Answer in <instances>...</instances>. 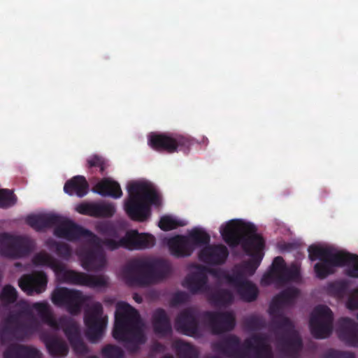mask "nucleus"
Instances as JSON below:
<instances>
[{"mask_svg":"<svg viewBox=\"0 0 358 358\" xmlns=\"http://www.w3.org/2000/svg\"><path fill=\"white\" fill-rule=\"evenodd\" d=\"M87 166L89 169L96 167L99 169L101 174H104L105 170L108 166L107 161L101 156L94 155L87 159Z\"/></svg>","mask_w":358,"mask_h":358,"instance_id":"49530a36","label":"nucleus"},{"mask_svg":"<svg viewBox=\"0 0 358 358\" xmlns=\"http://www.w3.org/2000/svg\"><path fill=\"white\" fill-rule=\"evenodd\" d=\"M210 270L215 268L199 266L196 271L186 276L182 285L193 294L208 291L210 287L207 274L211 275Z\"/></svg>","mask_w":358,"mask_h":358,"instance_id":"412c9836","label":"nucleus"},{"mask_svg":"<svg viewBox=\"0 0 358 358\" xmlns=\"http://www.w3.org/2000/svg\"><path fill=\"white\" fill-rule=\"evenodd\" d=\"M17 292L15 287L10 285L3 287L0 294V301L4 304H11L16 301Z\"/></svg>","mask_w":358,"mask_h":358,"instance_id":"37998d69","label":"nucleus"},{"mask_svg":"<svg viewBox=\"0 0 358 358\" xmlns=\"http://www.w3.org/2000/svg\"><path fill=\"white\" fill-rule=\"evenodd\" d=\"M210 235L205 231L195 228L188 236L176 235L167 241L170 253L177 258L189 257L196 246L210 243Z\"/></svg>","mask_w":358,"mask_h":358,"instance_id":"9d476101","label":"nucleus"},{"mask_svg":"<svg viewBox=\"0 0 358 358\" xmlns=\"http://www.w3.org/2000/svg\"><path fill=\"white\" fill-rule=\"evenodd\" d=\"M205 245L199 253V258L201 262L209 265H222L226 262L229 251L225 245L209 243Z\"/></svg>","mask_w":358,"mask_h":358,"instance_id":"b1692460","label":"nucleus"},{"mask_svg":"<svg viewBox=\"0 0 358 358\" xmlns=\"http://www.w3.org/2000/svg\"><path fill=\"white\" fill-rule=\"evenodd\" d=\"M208 358H220V357H219L217 356H211V357H209Z\"/></svg>","mask_w":358,"mask_h":358,"instance_id":"bf43d9fd","label":"nucleus"},{"mask_svg":"<svg viewBox=\"0 0 358 358\" xmlns=\"http://www.w3.org/2000/svg\"><path fill=\"white\" fill-rule=\"evenodd\" d=\"M94 192L102 196H110L113 199H119L122 196L120 184L108 178L99 181L94 186Z\"/></svg>","mask_w":358,"mask_h":358,"instance_id":"c756f323","label":"nucleus"},{"mask_svg":"<svg viewBox=\"0 0 358 358\" xmlns=\"http://www.w3.org/2000/svg\"><path fill=\"white\" fill-rule=\"evenodd\" d=\"M128 198L124 201V210L134 221L145 222L151 215V206H159L160 196L149 183L131 182L127 185Z\"/></svg>","mask_w":358,"mask_h":358,"instance_id":"39448f33","label":"nucleus"},{"mask_svg":"<svg viewBox=\"0 0 358 358\" xmlns=\"http://www.w3.org/2000/svg\"><path fill=\"white\" fill-rule=\"evenodd\" d=\"M134 299L137 302V303H141L142 302V298L138 296L137 294H135L134 295Z\"/></svg>","mask_w":358,"mask_h":358,"instance_id":"4d7b16f0","label":"nucleus"},{"mask_svg":"<svg viewBox=\"0 0 358 358\" xmlns=\"http://www.w3.org/2000/svg\"><path fill=\"white\" fill-rule=\"evenodd\" d=\"M208 300L213 306H227L234 301V295L232 292L227 289H220L208 296Z\"/></svg>","mask_w":358,"mask_h":358,"instance_id":"e433bc0d","label":"nucleus"},{"mask_svg":"<svg viewBox=\"0 0 358 358\" xmlns=\"http://www.w3.org/2000/svg\"><path fill=\"white\" fill-rule=\"evenodd\" d=\"M47 245L51 250L55 251L58 257L64 260H69L72 256V248L66 243L50 240L47 241Z\"/></svg>","mask_w":358,"mask_h":358,"instance_id":"4c0bfd02","label":"nucleus"},{"mask_svg":"<svg viewBox=\"0 0 358 358\" xmlns=\"http://www.w3.org/2000/svg\"><path fill=\"white\" fill-rule=\"evenodd\" d=\"M97 231L101 235L113 238H119V233L115 225L110 222H103L96 226Z\"/></svg>","mask_w":358,"mask_h":358,"instance_id":"c03bdc74","label":"nucleus"},{"mask_svg":"<svg viewBox=\"0 0 358 358\" xmlns=\"http://www.w3.org/2000/svg\"><path fill=\"white\" fill-rule=\"evenodd\" d=\"M299 278L298 267L294 264L287 267L283 258L278 256L274 258L270 271L262 276L261 283L268 285L275 281L278 284L284 285L289 282H297Z\"/></svg>","mask_w":358,"mask_h":358,"instance_id":"f8f14e48","label":"nucleus"},{"mask_svg":"<svg viewBox=\"0 0 358 358\" xmlns=\"http://www.w3.org/2000/svg\"><path fill=\"white\" fill-rule=\"evenodd\" d=\"M52 302L57 307H64L71 315L80 313L87 297L82 292L62 287L56 288L51 295Z\"/></svg>","mask_w":358,"mask_h":358,"instance_id":"4468645a","label":"nucleus"},{"mask_svg":"<svg viewBox=\"0 0 358 358\" xmlns=\"http://www.w3.org/2000/svg\"><path fill=\"white\" fill-rule=\"evenodd\" d=\"M271 315L274 316L272 320L273 324L284 331L277 336V345L282 353L280 358H299L303 343L294 329L293 322L281 312Z\"/></svg>","mask_w":358,"mask_h":358,"instance_id":"1a4fd4ad","label":"nucleus"},{"mask_svg":"<svg viewBox=\"0 0 358 358\" xmlns=\"http://www.w3.org/2000/svg\"><path fill=\"white\" fill-rule=\"evenodd\" d=\"M24 311L10 313L4 320L0 330V343L7 345L12 341H24L29 339L35 332H39L40 340L44 343L48 352L53 358H64L69 352L66 342L48 330L40 331V324L31 317L27 323L21 322Z\"/></svg>","mask_w":358,"mask_h":358,"instance_id":"f257e3e1","label":"nucleus"},{"mask_svg":"<svg viewBox=\"0 0 358 358\" xmlns=\"http://www.w3.org/2000/svg\"><path fill=\"white\" fill-rule=\"evenodd\" d=\"M36 266H47L51 268L57 277L64 282L86 286L90 288L107 286V279L103 275H93L85 273L67 270L65 266L46 252H39L32 259Z\"/></svg>","mask_w":358,"mask_h":358,"instance_id":"0eeeda50","label":"nucleus"},{"mask_svg":"<svg viewBox=\"0 0 358 358\" xmlns=\"http://www.w3.org/2000/svg\"><path fill=\"white\" fill-rule=\"evenodd\" d=\"M48 283L47 275L42 271L34 272L22 276L18 282L22 290L31 295L36 292L40 294L46 289Z\"/></svg>","mask_w":358,"mask_h":358,"instance_id":"5701e85b","label":"nucleus"},{"mask_svg":"<svg viewBox=\"0 0 358 358\" xmlns=\"http://www.w3.org/2000/svg\"><path fill=\"white\" fill-rule=\"evenodd\" d=\"M106 264V258L101 249L89 250L82 260V265L87 271H99Z\"/></svg>","mask_w":358,"mask_h":358,"instance_id":"2f4dec72","label":"nucleus"},{"mask_svg":"<svg viewBox=\"0 0 358 358\" xmlns=\"http://www.w3.org/2000/svg\"><path fill=\"white\" fill-rule=\"evenodd\" d=\"M115 211V206L112 203H95V217H111Z\"/></svg>","mask_w":358,"mask_h":358,"instance_id":"ea45409f","label":"nucleus"},{"mask_svg":"<svg viewBox=\"0 0 358 358\" xmlns=\"http://www.w3.org/2000/svg\"><path fill=\"white\" fill-rule=\"evenodd\" d=\"M17 201V197L9 189H0V207L6 208L13 206Z\"/></svg>","mask_w":358,"mask_h":358,"instance_id":"de8ad7c7","label":"nucleus"},{"mask_svg":"<svg viewBox=\"0 0 358 358\" xmlns=\"http://www.w3.org/2000/svg\"><path fill=\"white\" fill-rule=\"evenodd\" d=\"M348 287V281L339 280L330 283L328 286V290L334 295L342 296L347 292Z\"/></svg>","mask_w":358,"mask_h":358,"instance_id":"8fccbe9b","label":"nucleus"},{"mask_svg":"<svg viewBox=\"0 0 358 358\" xmlns=\"http://www.w3.org/2000/svg\"><path fill=\"white\" fill-rule=\"evenodd\" d=\"M57 221L56 214L30 215L26 218V222L36 231H41L46 228L52 227V224Z\"/></svg>","mask_w":358,"mask_h":358,"instance_id":"72a5a7b5","label":"nucleus"},{"mask_svg":"<svg viewBox=\"0 0 358 358\" xmlns=\"http://www.w3.org/2000/svg\"><path fill=\"white\" fill-rule=\"evenodd\" d=\"M187 300V294L183 292H179L175 294L173 297V303L180 304L185 303Z\"/></svg>","mask_w":358,"mask_h":358,"instance_id":"5fc2aeb1","label":"nucleus"},{"mask_svg":"<svg viewBox=\"0 0 358 358\" xmlns=\"http://www.w3.org/2000/svg\"><path fill=\"white\" fill-rule=\"evenodd\" d=\"M88 358H98L96 356H92V357H90Z\"/></svg>","mask_w":358,"mask_h":358,"instance_id":"052dcab7","label":"nucleus"},{"mask_svg":"<svg viewBox=\"0 0 358 358\" xmlns=\"http://www.w3.org/2000/svg\"><path fill=\"white\" fill-rule=\"evenodd\" d=\"M159 227L164 231H168L178 228V227L183 226V223L178 221L171 216L164 215L160 218L159 222Z\"/></svg>","mask_w":358,"mask_h":358,"instance_id":"a18cd8bd","label":"nucleus"},{"mask_svg":"<svg viewBox=\"0 0 358 358\" xmlns=\"http://www.w3.org/2000/svg\"><path fill=\"white\" fill-rule=\"evenodd\" d=\"M33 248V242L28 238L0 234V255L10 259L27 256Z\"/></svg>","mask_w":358,"mask_h":358,"instance_id":"ddd939ff","label":"nucleus"},{"mask_svg":"<svg viewBox=\"0 0 358 358\" xmlns=\"http://www.w3.org/2000/svg\"><path fill=\"white\" fill-rule=\"evenodd\" d=\"M326 358H355V354L352 352L329 350L325 354Z\"/></svg>","mask_w":358,"mask_h":358,"instance_id":"3c124183","label":"nucleus"},{"mask_svg":"<svg viewBox=\"0 0 358 358\" xmlns=\"http://www.w3.org/2000/svg\"><path fill=\"white\" fill-rule=\"evenodd\" d=\"M211 275L218 280H225L227 282L233 285L236 289L241 285L245 282L248 280L238 266H236L231 274L227 273L225 271L220 268L210 270Z\"/></svg>","mask_w":358,"mask_h":358,"instance_id":"473e14b6","label":"nucleus"},{"mask_svg":"<svg viewBox=\"0 0 358 358\" xmlns=\"http://www.w3.org/2000/svg\"><path fill=\"white\" fill-rule=\"evenodd\" d=\"M152 327L154 332L160 336H166L172 333L170 319L164 309L157 308L153 313Z\"/></svg>","mask_w":358,"mask_h":358,"instance_id":"c85d7f7f","label":"nucleus"},{"mask_svg":"<svg viewBox=\"0 0 358 358\" xmlns=\"http://www.w3.org/2000/svg\"><path fill=\"white\" fill-rule=\"evenodd\" d=\"M334 315L325 305L317 306L311 313L309 326L311 334L315 338L329 337L333 330Z\"/></svg>","mask_w":358,"mask_h":358,"instance_id":"2eb2a0df","label":"nucleus"},{"mask_svg":"<svg viewBox=\"0 0 358 358\" xmlns=\"http://www.w3.org/2000/svg\"><path fill=\"white\" fill-rule=\"evenodd\" d=\"M176 353L178 358H198L199 352L191 344L183 341L176 343Z\"/></svg>","mask_w":358,"mask_h":358,"instance_id":"58836bf2","label":"nucleus"},{"mask_svg":"<svg viewBox=\"0 0 358 358\" xmlns=\"http://www.w3.org/2000/svg\"><path fill=\"white\" fill-rule=\"evenodd\" d=\"M170 272L166 260L146 257L131 260L124 267L123 275L128 284L145 287L162 280Z\"/></svg>","mask_w":358,"mask_h":358,"instance_id":"20e7f679","label":"nucleus"},{"mask_svg":"<svg viewBox=\"0 0 358 358\" xmlns=\"http://www.w3.org/2000/svg\"><path fill=\"white\" fill-rule=\"evenodd\" d=\"M87 242L96 249H101L104 246L110 251L120 248L132 250L152 248L155 244V238L150 234H139L136 230H131L127 231L125 236L119 240L109 238L101 239L91 231Z\"/></svg>","mask_w":358,"mask_h":358,"instance_id":"6e6552de","label":"nucleus"},{"mask_svg":"<svg viewBox=\"0 0 358 358\" xmlns=\"http://www.w3.org/2000/svg\"><path fill=\"white\" fill-rule=\"evenodd\" d=\"M57 221L52 224L54 235L59 238H64L69 241H75L80 238L88 240L91 231L79 226L73 221L61 215H57Z\"/></svg>","mask_w":358,"mask_h":358,"instance_id":"a211bd4d","label":"nucleus"},{"mask_svg":"<svg viewBox=\"0 0 358 358\" xmlns=\"http://www.w3.org/2000/svg\"><path fill=\"white\" fill-rule=\"evenodd\" d=\"M347 306L350 310L358 309V287L352 290L348 300Z\"/></svg>","mask_w":358,"mask_h":358,"instance_id":"864d4df0","label":"nucleus"},{"mask_svg":"<svg viewBox=\"0 0 358 358\" xmlns=\"http://www.w3.org/2000/svg\"><path fill=\"white\" fill-rule=\"evenodd\" d=\"M344 255L350 257L348 262L345 264V266H348L345 270V274L350 278H358V256L347 252H344Z\"/></svg>","mask_w":358,"mask_h":358,"instance_id":"a19ab883","label":"nucleus"},{"mask_svg":"<svg viewBox=\"0 0 358 358\" xmlns=\"http://www.w3.org/2000/svg\"><path fill=\"white\" fill-rule=\"evenodd\" d=\"M244 347L247 358H273L271 348L263 335L255 334L245 339Z\"/></svg>","mask_w":358,"mask_h":358,"instance_id":"4be33fe9","label":"nucleus"},{"mask_svg":"<svg viewBox=\"0 0 358 358\" xmlns=\"http://www.w3.org/2000/svg\"><path fill=\"white\" fill-rule=\"evenodd\" d=\"M357 319H358V314H357Z\"/></svg>","mask_w":358,"mask_h":358,"instance_id":"680f3d73","label":"nucleus"},{"mask_svg":"<svg viewBox=\"0 0 358 358\" xmlns=\"http://www.w3.org/2000/svg\"><path fill=\"white\" fill-rule=\"evenodd\" d=\"M201 313L194 308H185L180 313L176 319V329L189 336L199 335V320H201Z\"/></svg>","mask_w":358,"mask_h":358,"instance_id":"6ab92c4d","label":"nucleus"},{"mask_svg":"<svg viewBox=\"0 0 358 358\" xmlns=\"http://www.w3.org/2000/svg\"><path fill=\"white\" fill-rule=\"evenodd\" d=\"M163 349H164V345L162 344H161L160 343H155L153 347V350L155 351H161Z\"/></svg>","mask_w":358,"mask_h":358,"instance_id":"6e6d98bb","label":"nucleus"},{"mask_svg":"<svg viewBox=\"0 0 358 358\" xmlns=\"http://www.w3.org/2000/svg\"><path fill=\"white\" fill-rule=\"evenodd\" d=\"M3 358H42L41 352L31 346L10 344L3 352Z\"/></svg>","mask_w":358,"mask_h":358,"instance_id":"cd10ccee","label":"nucleus"},{"mask_svg":"<svg viewBox=\"0 0 358 358\" xmlns=\"http://www.w3.org/2000/svg\"><path fill=\"white\" fill-rule=\"evenodd\" d=\"M103 307L101 303H93L85 312L84 321L87 327L86 336L92 343H96L103 336L107 324V319L102 317Z\"/></svg>","mask_w":358,"mask_h":358,"instance_id":"dca6fc26","label":"nucleus"},{"mask_svg":"<svg viewBox=\"0 0 358 358\" xmlns=\"http://www.w3.org/2000/svg\"><path fill=\"white\" fill-rule=\"evenodd\" d=\"M214 351L229 358H247L244 342L235 335H229L213 345Z\"/></svg>","mask_w":358,"mask_h":358,"instance_id":"aec40b11","label":"nucleus"},{"mask_svg":"<svg viewBox=\"0 0 358 358\" xmlns=\"http://www.w3.org/2000/svg\"><path fill=\"white\" fill-rule=\"evenodd\" d=\"M42 322L55 330L62 329L74 352L77 355H85L89 349L84 343L78 324L69 317H60L57 321L52 315L47 302H36L31 306Z\"/></svg>","mask_w":358,"mask_h":358,"instance_id":"423d86ee","label":"nucleus"},{"mask_svg":"<svg viewBox=\"0 0 358 358\" xmlns=\"http://www.w3.org/2000/svg\"><path fill=\"white\" fill-rule=\"evenodd\" d=\"M299 294V289L294 287H289L282 290L273 299L269 306V313L274 314L282 312L284 306L294 303Z\"/></svg>","mask_w":358,"mask_h":358,"instance_id":"a878e982","label":"nucleus"},{"mask_svg":"<svg viewBox=\"0 0 358 358\" xmlns=\"http://www.w3.org/2000/svg\"><path fill=\"white\" fill-rule=\"evenodd\" d=\"M236 291L240 299L248 303L256 301L259 296L258 287L255 283L248 280L241 285Z\"/></svg>","mask_w":358,"mask_h":358,"instance_id":"c9c22d12","label":"nucleus"},{"mask_svg":"<svg viewBox=\"0 0 358 358\" xmlns=\"http://www.w3.org/2000/svg\"><path fill=\"white\" fill-rule=\"evenodd\" d=\"M308 256L311 261H315L320 259L321 261L326 260L327 259H331L334 262L338 261L339 252H334L330 248H323L318 245H312L309 246Z\"/></svg>","mask_w":358,"mask_h":358,"instance_id":"f704fd0d","label":"nucleus"},{"mask_svg":"<svg viewBox=\"0 0 358 358\" xmlns=\"http://www.w3.org/2000/svg\"><path fill=\"white\" fill-rule=\"evenodd\" d=\"M95 203H82L77 206L76 210L82 215L94 217Z\"/></svg>","mask_w":358,"mask_h":358,"instance_id":"603ef678","label":"nucleus"},{"mask_svg":"<svg viewBox=\"0 0 358 358\" xmlns=\"http://www.w3.org/2000/svg\"><path fill=\"white\" fill-rule=\"evenodd\" d=\"M338 338L347 345L358 347V324L349 317H341L337 322Z\"/></svg>","mask_w":358,"mask_h":358,"instance_id":"393cba45","label":"nucleus"},{"mask_svg":"<svg viewBox=\"0 0 358 358\" xmlns=\"http://www.w3.org/2000/svg\"><path fill=\"white\" fill-rule=\"evenodd\" d=\"M257 231L253 224L240 220H231L220 228L222 237L230 248L241 245L245 253L250 257L248 261L238 265L245 275L250 276L255 273L264 255L265 241Z\"/></svg>","mask_w":358,"mask_h":358,"instance_id":"f03ea898","label":"nucleus"},{"mask_svg":"<svg viewBox=\"0 0 358 358\" xmlns=\"http://www.w3.org/2000/svg\"><path fill=\"white\" fill-rule=\"evenodd\" d=\"M104 358H124L123 350L116 345H107L101 350Z\"/></svg>","mask_w":358,"mask_h":358,"instance_id":"09e8293b","label":"nucleus"},{"mask_svg":"<svg viewBox=\"0 0 358 358\" xmlns=\"http://www.w3.org/2000/svg\"><path fill=\"white\" fill-rule=\"evenodd\" d=\"M162 358H174V357L171 355H164Z\"/></svg>","mask_w":358,"mask_h":358,"instance_id":"13d9d810","label":"nucleus"},{"mask_svg":"<svg viewBox=\"0 0 358 358\" xmlns=\"http://www.w3.org/2000/svg\"><path fill=\"white\" fill-rule=\"evenodd\" d=\"M201 321L206 324L214 335L231 331L236 326V318L231 312L206 310L201 312Z\"/></svg>","mask_w":358,"mask_h":358,"instance_id":"f3484780","label":"nucleus"},{"mask_svg":"<svg viewBox=\"0 0 358 358\" xmlns=\"http://www.w3.org/2000/svg\"><path fill=\"white\" fill-rule=\"evenodd\" d=\"M89 189V185L86 178L83 176H76L68 180L64 186V191L66 194L72 196L76 195L82 198L85 196Z\"/></svg>","mask_w":358,"mask_h":358,"instance_id":"7c9ffc66","label":"nucleus"},{"mask_svg":"<svg viewBox=\"0 0 358 358\" xmlns=\"http://www.w3.org/2000/svg\"><path fill=\"white\" fill-rule=\"evenodd\" d=\"M245 327L250 331L262 329L266 326L265 320L259 315H250L244 320Z\"/></svg>","mask_w":358,"mask_h":358,"instance_id":"79ce46f5","label":"nucleus"},{"mask_svg":"<svg viewBox=\"0 0 358 358\" xmlns=\"http://www.w3.org/2000/svg\"><path fill=\"white\" fill-rule=\"evenodd\" d=\"M338 261L334 262L331 259H327L321 261L315 264L314 271L316 276L320 279L326 278L328 275L334 273L335 267L344 266L345 264L349 260V257L344 255L343 251H340L338 255Z\"/></svg>","mask_w":358,"mask_h":358,"instance_id":"bb28decb","label":"nucleus"},{"mask_svg":"<svg viewBox=\"0 0 358 358\" xmlns=\"http://www.w3.org/2000/svg\"><path fill=\"white\" fill-rule=\"evenodd\" d=\"M193 144L192 140L185 136L167 134H151L148 145L159 152L173 153L180 150L187 152Z\"/></svg>","mask_w":358,"mask_h":358,"instance_id":"9b49d317","label":"nucleus"},{"mask_svg":"<svg viewBox=\"0 0 358 358\" xmlns=\"http://www.w3.org/2000/svg\"><path fill=\"white\" fill-rule=\"evenodd\" d=\"M143 323L136 309L129 303L120 301L117 303L113 336L131 352H136L139 346L146 342Z\"/></svg>","mask_w":358,"mask_h":358,"instance_id":"7ed1b4c3","label":"nucleus"}]
</instances>
